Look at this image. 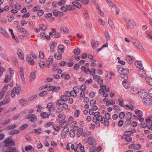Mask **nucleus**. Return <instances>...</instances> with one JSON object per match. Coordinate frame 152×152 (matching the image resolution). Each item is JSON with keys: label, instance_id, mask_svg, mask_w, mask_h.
<instances>
[{"label": "nucleus", "instance_id": "nucleus-43", "mask_svg": "<svg viewBox=\"0 0 152 152\" xmlns=\"http://www.w3.org/2000/svg\"><path fill=\"white\" fill-rule=\"evenodd\" d=\"M4 146L5 147H8L10 145V138H8L4 141Z\"/></svg>", "mask_w": 152, "mask_h": 152}, {"label": "nucleus", "instance_id": "nucleus-25", "mask_svg": "<svg viewBox=\"0 0 152 152\" xmlns=\"http://www.w3.org/2000/svg\"><path fill=\"white\" fill-rule=\"evenodd\" d=\"M130 92L134 94H136L138 93L139 91L136 87H133L130 90Z\"/></svg>", "mask_w": 152, "mask_h": 152}, {"label": "nucleus", "instance_id": "nucleus-52", "mask_svg": "<svg viewBox=\"0 0 152 152\" xmlns=\"http://www.w3.org/2000/svg\"><path fill=\"white\" fill-rule=\"evenodd\" d=\"M61 99L64 102H66L68 99L67 96L64 95H63L61 97Z\"/></svg>", "mask_w": 152, "mask_h": 152}, {"label": "nucleus", "instance_id": "nucleus-55", "mask_svg": "<svg viewBox=\"0 0 152 152\" xmlns=\"http://www.w3.org/2000/svg\"><path fill=\"white\" fill-rule=\"evenodd\" d=\"M62 105V106L61 107L62 108L66 110L68 108V104L66 103H64Z\"/></svg>", "mask_w": 152, "mask_h": 152}, {"label": "nucleus", "instance_id": "nucleus-37", "mask_svg": "<svg viewBox=\"0 0 152 152\" xmlns=\"http://www.w3.org/2000/svg\"><path fill=\"white\" fill-rule=\"evenodd\" d=\"M117 71L120 73L121 72H123L124 70L123 66L120 65H118L117 66Z\"/></svg>", "mask_w": 152, "mask_h": 152}, {"label": "nucleus", "instance_id": "nucleus-48", "mask_svg": "<svg viewBox=\"0 0 152 152\" xmlns=\"http://www.w3.org/2000/svg\"><path fill=\"white\" fill-rule=\"evenodd\" d=\"M80 115L79 110H77L75 111L74 113V117L76 118L78 117Z\"/></svg>", "mask_w": 152, "mask_h": 152}, {"label": "nucleus", "instance_id": "nucleus-36", "mask_svg": "<svg viewBox=\"0 0 152 152\" xmlns=\"http://www.w3.org/2000/svg\"><path fill=\"white\" fill-rule=\"evenodd\" d=\"M17 29L19 31H20L21 32L23 33H25L26 34V32H27L26 30L23 28H21L20 26H18Z\"/></svg>", "mask_w": 152, "mask_h": 152}, {"label": "nucleus", "instance_id": "nucleus-29", "mask_svg": "<svg viewBox=\"0 0 152 152\" xmlns=\"http://www.w3.org/2000/svg\"><path fill=\"white\" fill-rule=\"evenodd\" d=\"M83 132V129L82 128H80L78 130L77 132V135L78 137H80L82 134Z\"/></svg>", "mask_w": 152, "mask_h": 152}, {"label": "nucleus", "instance_id": "nucleus-51", "mask_svg": "<svg viewBox=\"0 0 152 152\" xmlns=\"http://www.w3.org/2000/svg\"><path fill=\"white\" fill-rule=\"evenodd\" d=\"M80 53V50L78 49H76L74 50V53L75 55H78Z\"/></svg>", "mask_w": 152, "mask_h": 152}, {"label": "nucleus", "instance_id": "nucleus-2", "mask_svg": "<svg viewBox=\"0 0 152 152\" xmlns=\"http://www.w3.org/2000/svg\"><path fill=\"white\" fill-rule=\"evenodd\" d=\"M143 103L146 106H151L152 104V99L149 97H146L142 100Z\"/></svg>", "mask_w": 152, "mask_h": 152}, {"label": "nucleus", "instance_id": "nucleus-5", "mask_svg": "<svg viewBox=\"0 0 152 152\" xmlns=\"http://www.w3.org/2000/svg\"><path fill=\"white\" fill-rule=\"evenodd\" d=\"M141 148V145L139 144H132L129 145V149H133L135 150H137Z\"/></svg>", "mask_w": 152, "mask_h": 152}, {"label": "nucleus", "instance_id": "nucleus-30", "mask_svg": "<svg viewBox=\"0 0 152 152\" xmlns=\"http://www.w3.org/2000/svg\"><path fill=\"white\" fill-rule=\"evenodd\" d=\"M21 88L20 87H18L17 88L15 87L13 89V91L15 92H16V94L18 95L20 94V92Z\"/></svg>", "mask_w": 152, "mask_h": 152}, {"label": "nucleus", "instance_id": "nucleus-20", "mask_svg": "<svg viewBox=\"0 0 152 152\" xmlns=\"http://www.w3.org/2000/svg\"><path fill=\"white\" fill-rule=\"evenodd\" d=\"M122 139H124L125 140L128 142H130L132 141V138L129 136L124 135L121 137Z\"/></svg>", "mask_w": 152, "mask_h": 152}, {"label": "nucleus", "instance_id": "nucleus-14", "mask_svg": "<svg viewBox=\"0 0 152 152\" xmlns=\"http://www.w3.org/2000/svg\"><path fill=\"white\" fill-rule=\"evenodd\" d=\"M17 54L18 57L21 59H24V54L20 49H19L18 50Z\"/></svg>", "mask_w": 152, "mask_h": 152}, {"label": "nucleus", "instance_id": "nucleus-18", "mask_svg": "<svg viewBox=\"0 0 152 152\" xmlns=\"http://www.w3.org/2000/svg\"><path fill=\"white\" fill-rule=\"evenodd\" d=\"M19 103L21 106L24 105L28 103L27 100L25 99H21L19 100Z\"/></svg>", "mask_w": 152, "mask_h": 152}, {"label": "nucleus", "instance_id": "nucleus-60", "mask_svg": "<svg viewBox=\"0 0 152 152\" xmlns=\"http://www.w3.org/2000/svg\"><path fill=\"white\" fill-rule=\"evenodd\" d=\"M124 135L127 136H129V135H131L132 134L130 130L125 131L124 132Z\"/></svg>", "mask_w": 152, "mask_h": 152}, {"label": "nucleus", "instance_id": "nucleus-17", "mask_svg": "<svg viewBox=\"0 0 152 152\" xmlns=\"http://www.w3.org/2000/svg\"><path fill=\"white\" fill-rule=\"evenodd\" d=\"M91 43L94 49H96L99 45V42L97 41L94 42L93 40L91 41Z\"/></svg>", "mask_w": 152, "mask_h": 152}, {"label": "nucleus", "instance_id": "nucleus-49", "mask_svg": "<svg viewBox=\"0 0 152 152\" xmlns=\"http://www.w3.org/2000/svg\"><path fill=\"white\" fill-rule=\"evenodd\" d=\"M137 48L139 49L142 50L143 52H145V50L143 48L142 45L140 43V44L138 46Z\"/></svg>", "mask_w": 152, "mask_h": 152}, {"label": "nucleus", "instance_id": "nucleus-63", "mask_svg": "<svg viewBox=\"0 0 152 152\" xmlns=\"http://www.w3.org/2000/svg\"><path fill=\"white\" fill-rule=\"evenodd\" d=\"M91 134V132L90 131H88L86 132L85 133L83 134V136L85 137H87L89 136Z\"/></svg>", "mask_w": 152, "mask_h": 152}, {"label": "nucleus", "instance_id": "nucleus-53", "mask_svg": "<svg viewBox=\"0 0 152 152\" xmlns=\"http://www.w3.org/2000/svg\"><path fill=\"white\" fill-rule=\"evenodd\" d=\"M12 59L13 61V62L15 64V65L18 67V63L17 60V59L16 57H14L12 58Z\"/></svg>", "mask_w": 152, "mask_h": 152}, {"label": "nucleus", "instance_id": "nucleus-35", "mask_svg": "<svg viewBox=\"0 0 152 152\" xmlns=\"http://www.w3.org/2000/svg\"><path fill=\"white\" fill-rule=\"evenodd\" d=\"M64 46L62 45H59L58 46V50H60V51H59V52L63 53L64 52Z\"/></svg>", "mask_w": 152, "mask_h": 152}, {"label": "nucleus", "instance_id": "nucleus-22", "mask_svg": "<svg viewBox=\"0 0 152 152\" xmlns=\"http://www.w3.org/2000/svg\"><path fill=\"white\" fill-rule=\"evenodd\" d=\"M60 120L59 121V123H61L63 120H64L66 116L64 114H58V116Z\"/></svg>", "mask_w": 152, "mask_h": 152}, {"label": "nucleus", "instance_id": "nucleus-10", "mask_svg": "<svg viewBox=\"0 0 152 152\" xmlns=\"http://www.w3.org/2000/svg\"><path fill=\"white\" fill-rule=\"evenodd\" d=\"M57 45V43L55 41L51 43L50 46V51L51 52H53L55 51Z\"/></svg>", "mask_w": 152, "mask_h": 152}, {"label": "nucleus", "instance_id": "nucleus-39", "mask_svg": "<svg viewBox=\"0 0 152 152\" xmlns=\"http://www.w3.org/2000/svg\"><path fill=\"white\" fill-rule=\"evenodd\" d=\"M47 91H42L39 93V95L41 97L44 96L48 94Z\"/></svg>", "mask_w": 152, "mask_h": 152}, {"label": "nucleus", "instance_id": "nucleus-1", "mask_svg": "<svg viewBox=\"0 0 152 152\" xmlns=\"http://www.w3.org/2000/svg\"><path fill=\"white\" fill-rule=\"evenodd\" d=\"M134 111L135 113L138 117L137 119L141 122H143L144 121V119L142 117L143 115L142 112L139 110H135Z\"/></svg>", "mask_w": 152, "mask_h": 152}, {"label": "nucleus", "instance_id": "nucleus-31", "mask_svg": "<svg viewBox=\"0 0 152 152\" xmlns=\"http://www.w3.org/2000/svg\"><path fill=\"white\" fill-rule=\"evenodd\" d=\"M54 57L58 60H61L62 57V55L60 53H55L54 54Z\"/></svg>", "mask_w": 152, "mask_h": 152}, {"label": "nucleus", "instance_id": "nucleus-26", "mask_svg": "<svg viewBox=\"0 0 152 152\" xmlns=\"http://www.w3.org/2000/svg\"><path fill=\"white\" fill-rule=\"evenodd\" d=\"M50 115L47 112H43L41 114V116L44 118H48Z\"/></svg>", "mask_w": 152, "mask_h": 152}, {"label": "nucleus", "instance_id": "nucleus-9", "mask_svg": "<svg viewBox=\"0 0 152 152\" xmlns=\"http://www.w3.org/2000/svg\"><path fill=\"white\" fill-rule=\"evenodd\" d=\"M10 33L11 36L12 38L14 39V40L17 43H19V40L18 37L15 36L13 33L12 30L10 28Z\"/></svg>", "mask_w": 152, "mask_h": 152}, {"label": "nucleus", "instance_id": "nucleus-12", "mask_svg": "<svg viewBox=\"0 0 152 152\" xmlns=\"http://www.w3.org/2000/svg\"><path fill=\"white\" fill-rule=\"evenodd\" d=\"M122 84L124 87L126 89L129 88L131 85L130 83L127 80H124L123 81Z\"/></svg>", "mask_w": 152, "mask_h": 152}, {"label": "nucleus", "instance_id": "nucleus-13", "mask_svg": "<svg viewBox=\"0 0 152 152\" xmlns=\"http://www.w3.org/2000/svg\"><path fill=\"white\" fill-rule=\"evenodd\" d=\"M88 144L90 145H93L96 143L95 139L91 137H89L88 139Z\"/></svg>", "mask_w": 152, "mask_h": 152}, {"label": "nucleus", "instance_id": "nucleus-59", "mask_svg": "<svg viewBox=\"0 0 152 152\" xmlns=\"http://www.w3.org/2000/svg\"><path fill=\"white\" fill-rule=\"evenodd\" d=\"M39 28H40L42 29L43 31L47 29V26L44 25V24H42L41 26L40 25L39 26Z\"/></svg>", "mask_w": 152, "mask_h": 152}, {"label": "nucleus", "instance_id": "nucleus-41", "mask_svg": "<svg viewBox=\"0 0 152 152\" xmlns=\"http://www.w3.org/2000/svg\"><path fill=\"white\" fill-rule=\"evenodd\" d=\"M63 101L61 99H58L56 102V105L58 106H60L62 105L64 103Z\"/></svg>", "mask_w": 152, "mask_h": 152}, {"label": "nucleus", "instance_id": "nucleus-4", "mask_svg": "<svg viewBox=\"0 0 152 152\" xmlns=\"http://www.w3.org/2000/svg\"><path fill=\"white\" fill-rule=\"evenodd\" d=\"M138 96L141 98H145L147 96V93L146 90L144 89L141 90L138 92Z\"/></svg>", "mask_w": 152, "mask_h": 152}, {"label": "nucleus", "instance_id": "nucleus-58", "mask_svg": "<svg viewBox=\"0 0 152 152\" xmlns=\"http://www.w3.org/2000/svg\"><path fill=\"white\" fill-rule=\"evenodd\" d=\"M105 118L106 120H109L110 118V115L109 113H106L105 114Z\"/></svg>", "mask_w": 152, "mask_h": 152}, {"label": "nucleus", "instance_id": "nucleus-27", "mask_svg": "<svg viewBox=\"0 0 152 152\" xmlns=\"http://www.w3.org/2000/svg\"><path fill=\"white\" fill-rule=\"evenodd\" d=\"M101 88L99 90V92L100 94H102L104 91V88H106V86L105 85H100V86Z\"/></svg>", "mask_w": 152, "mask_h": 152}, {"label": "nucleus", "instance_id": "nucleus-28", "mask_svg": "<svg viewBox=\"0 0 152 152\" xmlns=\"http://www.w3.org/2000/svg\"><path fill=\"white\" fill-rule=\"evenodd\" d=\"M145 80L149 85L152 86V78L149 77H146Z\"/></svg>", "mask_w": 152, "mask_h": 152}, {"label": "nucleus", "instance_id": "nucleus-64", "mask_svg": "<svg viewBox=\"0 0 152 152\" xmlns=\"http://www.w3.org/2000/svg\"><path fill=\"white\" fill-rule=\"evenodd\" d=\"M10 152H18V151L15 148L10 147Z\"/></svg>", "mask_w": 152, "mask_h": 152}, {"label": "nucleus", "instance_id": "nucleus-56", "mask_svg": "<svg viewBox=\"0 0 152 152\" xmlns=\"http://www.w3.org/2000/svg\"><path fill=\"white\" fill-rule=\"evenodd\" d=\"M80 89L77 86H74L73 88V91L77 94L79 91Z\"/></svg>", "mask_w": 152, "mask_h": 152}, {"label": "nucleus", "instance_id": "nucleus-34", "mask_svg": "<svg viewBox=\"0 0 152 152\" xmlns=\"http://www.w3.org/2000/svg\"><path fill=\"white\" fill-rule=\"evenodd\" d=\"M132 116V114L131 112H129L126 114V119H131Z\"/></svg>", "mask_w": 152, "mask_h": 152}, {"label": "nucleus", "instance_id": "nucleus-54", "mask_svg": "<svg viewBox=\"0 0 152 152\" xmlns=\"http://www.w3.org/2000/svg\"><path fill=\"white\" fill-rule=\"evenodd\" d=\"M25 149L26 151H27L28 150H34V148H33L32 146L31 145H30L28 147L26 146L25 147Z\"/></svg>", "mask_w": 152, "mask_h": 152}, {"label": "nucleus", "instance_id": "nucleus-15", "mask_svg": "<svg viewBox=\"0 0 152 152\" xmlns=\"http://www.w3.org/2000/svg\"><path fill=\"white\" fill-rule=\"evenodd\" d=\"M135 65L137 67L140 69H144L141 61H136L135 63Z\"/></svg>", "mask_w": 152, "mask_h": 152}, {"label": "nucleus", "instance_id": "nucleus-8", "mask_svg": "<svg viewBox=\"0 0 152 152\" xmlns=\"http://www.w3.org/2000/svg\"><path fill=\"white\" fill-rule=\"evenodd\" d=\"M27 118L30 119L29 121L31 122H34L37 120V118L35 115L33 114H30L28 116Z\"/></svg>", "mask_w": 152, "mask_h": 152}, {"label": "nucleus", "instance_id": "nucleus-38", "mask_svg": "<svg viewBox=\"0 0 152 152\" xmlns=\"http://www.w3.org/2000/svg\"><path fill=\"white\" fill-rule=\"evenodd\" d=\"M19 131L16 129H12L10 131V134H15L19 133Z\"/></svg>", "mask_w": 152, "mask_h": 152}, {"label": "nucleus", "instance_id": "nucleus-32", "mask_svg": "<svg viewBox=\"0 0 152 152\" xmlns=\"http://www.w3.org/2000/svg\"><path fill=\"white\" fill-rule=\"evenodd\" d=\"M107 3L109 4L110 6L112 7H116L115 5L113 3L111 0H105Z\"/></svg>", "mask_w": 152, "mask_h": 152}, {"label": "nucleus", "instance_id": "nucleus-24", "mask_svg": "<svg viewBox=\"0 0 152 152\" xmlns=\"http://www.w3.org/2000/svg\"><path fill=\"white\" fill-rule=\"evenodd\" d=\"M0 32L6 37L8 38L9 37V35L1 27H0Z\"/></svg>", "mask_w": 152, "mask_h": 152}, {"label": "nucleus", "instance_id": "nucleus-7", "mask_svg": "<svg viewBox=\"0 0 152 152\" xmlns=\"http://www.w3.org/2000/svg\"><path fill=\"white\" fill-rule=\"evenodd\" d=\"M69 131L68 128H64L61 131V137L64 139L66 137V135L68 133Z\"/></svg>", "mask_w": 152, "mask_h": 152}, {"label": "nucleus", "instance_id": "nucleus-45", "mask_svg": "<svg viewBox=\"0 0 152 152\" xmlns=\"http://www.w3.org/2000/svg\"><path fill=\"white\" fill-rule=\"evenodd\" d=\"M35 74L34 72H31L30 75V78L31 80H34L35 78Z\"/></svg>", "mask_w": 152, "mask_h": 152}, {"label": "nucleus", "instance_id": "nucleus-42", "mask_svg": "<svg viewBox=\"0 0 152 152\" xmlns=\"http://www.w3.org/2000/svg\"><path fill=\"white\" fill-rule=\"evenodd\" d=\"M70 136L71 137L74 138L75 135V133L73 130H71L69 132Z\"/></svg>", "mask_w": 152, "mask_h": 152}, {"label": "nucleus", "instance_id": "nucleus-3", "mask_svg": "<svg viewBox=\"0 0 152 152\" xmlns=\"http://www.w3.org/2000/svg\"><path fill=\"white\" fill-rule=\"evenodd\" d=\"M47 88L48 91H52L53 92L57 91L60 88V87L59 86H50L48 87L47 86L45 87V88Z\"/></svg>", "mask_w": 152, "mask_h": 152}, {"label": "nucleus", "instance_id": "nucleus-40", "mask_svg": "<svg viewBox=\"0 0 152 152\" xmlns=\"http://www.w3.org/2000/svg\"><path fill=\"white\" fill-rule=\"evenodd\" d=\"M108 24L113 29L115 28V27L114 25L113 22L112 20L110 19H109L108 20Z\"/></svg>", "mask_w": 152, "mask_h": 152}, {"label": "nucleus", "instance_id": "nucleus-47", "mask_svg": "<svg viewBox=\"0 0 152 152\" xmlns=\"http://www.w3.org/2000/svg\"><path fill=\"white\" fill-rule=\"evenodd\" d=\"M119 102V104L121 107H124L125 105L124 104V100L121 99H118V100Z\"/></svg>", "mask_w": 152, "mask_h": 152}, {"label": "nucleus", "instance_id": "nucleus-11", "mask_svg": "<svg viewBox=\"0 0 152 152\" xmlns=\"http://www.w3.org/2000/svg\"><path fill=\"white\" fill-rule=\"evenodd\" d=\"M53 14L54 16H62L64 15V13L58 11L57 10H53Z\"/></svg>", "mask_w": 152, "mask_h": 152}, {"label": "nucleus", "instance_id": "nucleus-16", "mask_svg": "<svg viewBox=\"0 0 152 152\" xmlns=\"http://www.w3.org/2000/svg\"><path fill=\"white\" fill-rule=\"evenodd\" d=\"M138 73L140 76L142 77H145L146 73L143 69H140L138 71Z\"/></svg>", "mask_w": 152, "mask_h": 152}, {"label": "nucleus", "instance_id": "nucleus-33", "mask_svg": "<svg viewBox=\"0 0 152 152\" xmlns=\"http://www.w3.org/2000/svg\"><path fill=\"white\" fill-rule=\"evenodd\" d=\"M56 106L57 107L56 111L57 113H59L63 110V109L61 107L57 105H56Z\"/></svg>", "mask_w": 152, "mask_h": 152}, {"label": "nucleus", "instance_id": "nucleus-57", "mask_svg": "<svg viewBox=\"0 0 152 152\" xmlns=\"http://www.w3.org/2000/svg\"><path fill=\"white\" fill-rule=\"evenodd\" d=\"M81 2L82 4L87 5L89 3V0H81Z\"/></svg>", "mask_w": 152, "mask_h": 152}, {"label": "nucleus", "instance_id": "nucleus-50", "mask_svg": "<svg viewBox=\"0 0 152 152\" xmlns=\"http://www.w3.org/2000/svg\"><path fill=\"white\" fill-rule=\"evenodd\" d=\"M67 10L72 11L75 10V8L74 6L72 5H70L67 7Z\"/></svg>", "mask_w": 152, "mask_h": 152}, {"label": "nucleus", "instance_id": "nucleus-6", "mask_svg": "<svg viewBox=\"0 0 152 152\" xmlns=\"http://www.w3.org/2000/svg\"><path fill=\"white\" fill-rule=\"evenodd\" d=\"M53 104L52 102H50L46 106V108L48 109L49 112H52L55 109V107L53 106Z\"/></svg>", "mask_w": 152, "mask_h": 152}, {"label": "nucleus", "instance_id": "nucleus-23", "mask_svg": "<svg viewBox=\"0 0 152 152\" xmlns=\"http://www.w3.org/2000/svg\"><path fill=\"white\" fill-rule=\"evenodd\" d=\"M69 122L66 121H65L62 122L60 124V126L62 128H68L67 126L69 125Z\"/></svg>", "mask_w": 152, "mask_h": 152}, {"label": "nucleus", "instance_id": "nucleus-46", "mask_svg": "<svg viewBox=\"0 0 152 152\" xmlns=\"http://www.w3.org/2000/svg\"><path fill=\"white\" fill-rule=\"evenodd\" d=\"M123 19L129 26L131 24L132 22L130 19H128L125 17H124Z\"/></svg>", "mask_w": 152, "mask_h": 152}, {"label": "nucleus", "instance_id": "nucleus-62", "mask_svg": "<svg viewBox=\"0 0 152 152\" xmlns=\"http://www.w3.org/2000/svg\"><path fill=\"white\" fill-rule=\"evenodd\" d=\"M15 8L17 10H19L21 9V5L19 3H17L15 5Z\"/></svg>", "mask_w": 152, "mask_h": 152}, {"label": "nucleus", "instance_id": "nucleus-19", "mask_svg": "<svg viewBox=\"0 0 152 152\" xmlns=\"http://www.w3.org/2000/svg\"><path fill=\"white\" fill-rule=\"evenodd\" d=\"M126 59L127 62L129 64L132 63L133 60V57L129 55L127 56L126 57Z\"/></svg>", "mask_w": 152, "mask_h": 152}, {"label": "nucleus", "instance_id": "nucleus-21", "mask_svg": "<svg viewBox=\"0 0 152 152\" xmlns=\"http://www.w3.org/2000/svg\"><path fill=\"white\" fill-rule=\"evenodd\" d=\"M72 4L78 8L80 9L82 7V5L79 2L73 1L72 2Z\"/></svg>", "mask_w": 152, "mask_h": 152}, {"label": "nucleus", "instance_id": "nucleus-44", "mask_svg": "<svg viewBox=\"0 0 152 152\" xmlns=\"http://www.w3.org/2000/svg\"><path fill=\"white\" fill-rule=\"evenodd\" d=\"M131 123V119H126V121L124 123V125L125 126H128L130 125Z\"/></svg>", "mask_w": 152, "mask_h": 152}, {"label": "nucleus", "instance_id": "nucleus-61", "mask_svg": "<svg viewBox=\"0 0 152 152\" xmlns=\"http://www.w3.org/2000/svg\"><path fill=\"white\" fill-rule=\"evenodd\" d=\"M65 3V0H59L58 2V4L59 6H61Z\"/></svg>", "mask_w": 152, "mask_h": 152}]
</instances>
